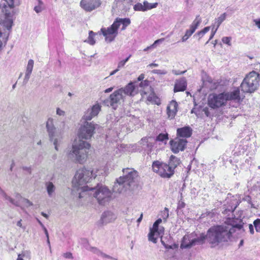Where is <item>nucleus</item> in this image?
Segmentation results:
<instances>
[{
    "label": "nucleus",
    "mask_w": 260,
    "mask_h": 260,
    "mask_svg": "<svg viewBox=\"0 0 260 260\" xmlns=\"http://www.w3.org/2000/svg\"><path fill=\"white\" fill-rule=\"evenodd\" d=\"M93 170L87 169L84 167L78 170L72 181L74 187L78 190L80 189L82 192L91 191L93 196L99 204L104 205L109 203L112 199V192L105 185L98 184L95 187H90L84 185L89 182L92 178L96 176Z\"/></svg>",
    "instance_id": "obj_1"
},
{
    "label": "nucleus",
    "mask_w": 260,
    "mask_h": 260,
    "mask_svg": "<svg viewBox=\"0 0 260 260\" xmlns=\"http://www.w3.org/2000/svg\"><path fill=\"white\" fill-rule=\"evenodd\" d=\"M81 124L78 131L79 140L73 143L72 149L68 153V158L76 163L83 164L87 157L90 144L82 139H90L94 133L98 125L93 122L80 121Z\"/></svg>",
    "instance_id": "obj_2"
},
{
    "label": "nucleus",
    "mask_w": 260,
    "mask_h": 260,
    "mask_svg": "<svg viewBox=\"0 0 260 260\" xmlns=\"http://www.w3.org/2000/svg\"><path fill=\"white\" fill-rule=\"evenodd\" d=\"M242 228L243 223L241 219L229 218L224 224L210 228L206 234V239L211 247H214L220 243L227 242L232 234Z\"/></svg>",
    "instance_id": "obj_3"
},
{
    "label": "nucleus",
    "mask_w": 260,
    "mask_h": 260,
    "mask_svg": "<svg viewBox=\"0 0 260 260\" xmlns=\"http://www.w3.org/2000/svg\"><path fill=\"white\" fill-rule=\"evenodd\" d=\"M123 176L116 179L113 187V191L121 193L124 189L126 190L136 185L138 173L133 169L126 168L123 169Z\"/></svg>",
    "instance_id": "obj_4"
},
{
    "label": "nucleus",
    "mask_w": 260,
    "mask_h": 260,
    "mask_svg": "<svg viewBox=\"0 0 260 260\" xmlns=\"http://www.w3.org/2000/svg\"><path fill=\"white\" fill-rule=\"evenodd\" d=\"M2 7V11L5 13V18L3 22L0 23V51L2 49L3 43L4 42L6 44L9 36V32L5 31L4 27H5L7 30L10 31L11 29L13 23V11L12 9H10L6 3H4L0 6Z\"/></svg>",
    "instance_id": "obj_5"
},
{
    "label": "nucleus",
    "mask_w": 260,
    "mask_h": 260,
    "mask_svg": "<svg viewBox=\"0 0 260 260\" xmlns=\"http://www.w3.org/2000/svg\"><path fill=\"white\" fill-rule=\"evenodd\" d=\"M131 24V20L128 18H117L113 24L107 28H102L101 31L105 38L107 42L113 41L118 34V28L121 25V30H124Z\"/></svg>",
    "instance_id": "obj_6"
},
{
    "label": "nucleus",
    "mask_w": 260,
    "mask_h": 260,
    "mask_svg": "<svg viewBox=\"0 0 260 260\" xmlns=\"http://www.w3.org/2000/svg\"><path fill=\"white\" fill-rule=\"evenodd\" d=\"M260 73L252 71L248 74L241 84V90L243 92L252 93L256 90L259 85Z\"/></svg>",
    "instance_id": "obj_7"
},
{
    "label": "nucleus",
    "mask_w": 260,
    "mask_h": 260,
    "mask_svg": "<svg viewBox=\"0 0 260 260\" xmlns=\"http://www.w3.org/2000/svg\"><path fill=\"white\" fill-rule=\"evenodd\" d=\"M162 219L158 218L153 224V226L150 228V232L148 234V240L154 243L157 242V240L159 237L161 238V243L167 249H171V245L166 244L162 240V237L164 233L165 229L162 226H159V224L161 223Z\"/></svg>",
    "instance_id": "obj_8"
},
{
    "label": "nucleus",
    "mask_w": 260,
    "mask_h": 260,
    "mask_svg": "<svg viewBox=\"0 0 260 260\" xmlns=\"http://www.w3.org/2000/svg\"><path fill=\"white\" fill-rule=\"evenodd\" d=\"M152 168L153 171L163 178H170L174 174V171L167 164L155 161L153 162Z\"/></svg>",
    "instance_id": "obj_9"
},
{
    "label": "nucleus",
    "mask_w": 260,
    "mask_h": 260,
    "mask_svg": "<svg viewBox=\"0 0 260 260\" xmlns=\"http://www.w3.org/2000/svg\"><path fill=\"white\" fill-rule=\"evenodd\" d=\"M226 102H230V106L233 107H237L240 105L243 98L240 95V91L239 87L235 88L233 90L229 92H223Z\"/></svg>",
    "instance_id": "obj_10"
},
{
    "label": "nucleus",
    "mask_w": 260,
    "mask_h": 260,
    "mask_svg": "<svg viewBox=\"0 0 260 260\" xmlns=\"http://www.w3.org/2000/svg\"><path fill=\"white\" fill-rule=\"evenodd\" d=\"M46 127L50 140L53 142L55 150L58 151V146L61 143V137L56 136L55 134V128L53 125V118H49L48 119L46 122Z\"/></svg>",
    "instance_id": "obj_11"
},
{
    "label": "nucleus",
    "mask_w": 260,
    "mask_h": 260,
    "mask_svg": "<svg viewBox=\"0 0 260 260\" xmlns=\"http://www.w3.org/2000/svg\"><path fill=\"white\" fill-rule=\"evenodd\" d=\"M122 90L119 88L114 91L109 96V99L104 101L105 104L109 105L114 109H116L118 105L122 104L125 100Z\"/></svg>",
    "instance_id": "obj_12"
},
{
    "label": "nucleus",
    "mask_w": 260,
    "mask_h": 260,
    "mask_svg": "<svg viewBox=\"0 0 260 260\" xmlns=\"http://www.w3.org/2000/svg\"><path fill=\"white\" fill-rule=\"evenodd\" d=\"M208 105L213 109H216L224 106L226 103L223 93L211 94L208 97Z\"/></svg>",
    "instance_id": "obj_13"
},
{
    "label": "nucleus",
    "mask_w": 260,
    "mask_h": 260,
    "mask_svg": "<svg viewBox=\"0 0 260 260\" xmlns=\"http://www.w3.org/2000/svg\"><path fill=\"white\" fill-rule=\"evenodd\" d=\"M143 83L141 82L138 83L137 82H131L125 87L120 88L123 94L126 98V96H134L138 93L139 86L142 87Z\"/></svg>",
    "instance_id": "obj_14"
},
{
    "label": "nucleus",
    "mask_w": 260,
    "mask_h": 260,
    "mask_svg": "<svg viewBox=\"0 0 260 260\" xmlns=\"http://www.w3.org/2000/svg\"><path fill=\"white\" fill-rule=\"evenodd\" d=\"M101 107L102 106L99 103H95L90 106L85 111L81 120L87 121L91 120L98 115L101 110Z\"/></svg>",
    "instance_id": "obj_15"
},
{
    "label": "nucleus",
    "mask_w": 260,
    "mask_h": 260,
    "mask_svg": "<svg viewBox=\"0 0 260 260\" xmlns=\"http://www.w3.org/2000/svg\"><path fill=\"white\" fill-rule=\"evenodd\" d=\"M170 145L172 151L174 153H177L179 151H182L185 148L187 141L186 139L177 137L170 141Z\"/></svg>",
    "instance_id": "obj_16"
},
{
    "label": "nucleus",
    "mask_w": 260,
    "mask_h": 260,
    "mask_svg": "<svg viewBox=\"0 0 260 260\" xmlns=\"http://www.w3.org/2000/svg\"><path fill=\"white\" fill-rule=\"evenodd\" d=\"M103 0H81V7L87 12H91L99 8Z\"/></svg>",
    "instance_id": "obj_17"
},
{
    "label": "nucleus",
    "mask_w": 260,
    "mask_h": 260,
    "mask_svg": "<svg viewBox=\"0 0 260 260\" xmlns=\"http://www.w3.org/2000/svg\"><path fill=\"white\" fill-rule=\"evenodd\" d=\"M201 21L202 19L200 16L199 15L197 16L190 25L189 29L186 30L185 35L182 37V42H185L193 34L200 24Z\"/></svg>",
    "instance_id": "obj_18"
},
{
    "label": "nucleus",
    "mask_w": 260,
    "mask_h": 260,
    "mask_svg": "<svg viewBox=\"0 0 260 260\" xmlns=\"http://www.w3.org/2000/svg\"><path fill=\"white\" fill-rule=\"evenodd\" d=\"M155 142L154 138L151 137H144L141 139L139 143L143 149L148 152H151Z\"/></svg>",
    "instance_id": "obj_19"
},
{
    "label": "nucleus",
    "mask_w": 260,
    "mask_h": 260,
    "mask_svg": "<svg viewBox=\"0 0 260 260\" xmlns=\"http://www.w3.org/2000/svg\"><path fill=\"white\" fill-rule=\"evenodd\" d=\"M168 118L173 119L176 115L178 111V104L175 101L170 102L167 108Z\"/></svg>",
    "instance_id": "obj_20"
},
{
    "label": "nucleus",
    "mask_w": 260,
    "mask_h": 260,
    "mask_svg": "<svg viewBox=\"0 0 260 260\" xmlns=\"http://www.w3.org/2000/svg\"><path fill=\"white\" fill-rule=\"evenodd\" d=\"M192 129L189 126H186L177 129V137L180 138L186 139L190 137L192 134Z\"/></svg>",
    "instance_id": "obj_21"
},
{
    "label": "nucleus",
    "mask_w": 260,
    "mask_h": 260,
    "mask_svg": "<svg viewBox=\"0 0 260 260\" xmlns=\"http://www.w3.org/2000/svg\"><path fill=\"white\" fill-rule=\"evenodd\" d=\"M116 218V216L112 212L107 211L104 212L101 217V221L103 224L113 221Z\"/></svg>",
    "instance_id": "obj_22"
},
{
    "label": "nucleus",
    "mask_w": 260,
    "mask_h": 260,
    "mask_svg": "<svg viewBox=\"0 0 260 260\" xmlns=\"http://www.w3.org/2000/svg\"><path fill=\"white\" fill-rule=\"evenodd\" d=\"M193 236L192 234L185 235L182 240L180 247L183 248H189L194 245L192 241H193Z\"/></svg>",
    "instance_id": "obj_23"
},
{
    "label": "nucleus",
    "mask_w": 260,
    "mask_h": 260,
    "mask_svg": "<svg viewBox=\"0 0 260 260\" xmlns=\"http://www.w3.org/2000/svg\"><path fill=\"white\" fill-rule=\"evenodd\" d=\"M0 193L3 196V197L5 199V200H7L9 201L12 204L16 206H19V201H20V199H21V196L19 193H16L15 194V198H16L17 200H15L13 199H12L10 196H8L6 193L0 188Z\"/></svg>",
    "instance_id": "obj_24"
},
{
    "label": "nucleus",
    "mask_w": 260,
    "mask_h": 260,
    "mask_svg": "<svg viewBox=\"0 0 260 260\" xmlns=\"http://www.w3.org/2000/svg\"><path fill=\"white\" fill-rule=\"evenodd\" d=\"M186 86L187 82L186 79L182 78L176 81L174 86V91L175 92L183 91L186 89Z\"/></svg>",
    "instance_id": "obj_25"
},
{
    "label": "nucleus",
    "mask_w": 260,
    "mask_h": 260,
    "mask_svg": "<svg viewBox=\"0 0 260 260\" xmlns=\"http://www.w3.org/2000/svg\"><path fill=\"white\" fill-rule=\"evenodd\" d=\"M34 61L32 59H29L28 61L25 71L23 82L26 83L30 76L34 67Z\"/></svg>",
    "instance_id": "obj_26"
},
{
    "label": "nucleus",
    "mask_w": 260,
    "mask_h": 260,
    "mask_svg": "<svg viewBox=\"0 0 260 260\" xmlns=\"http://www.w3.org/2000/svg\"><path fill=\"white\" fill-rule=\"evenodd\" d=\"M180 164V160L176 156L171 155L170 158L169 164L168 165L171 167V169L174 171L175 168Z\"/></svg>",
    "instance_id": "obj_27"
},
{
    "label": "nucleus",
    "mask_w": 260,
    "mask_h": 260,
    "mask_svg": "<svg viewBox=\"0 0 260 260\" xmlns=\"http://www.w3.org/2000/svg\"><path fill=\"white\" fill-rule=\"evenodd\" d=\"M46 189L49 197H52L55 190V186L52 182H48L46 183Z\"/></svg>",
    "instance_id": "obj_28"
},
{
    "label": "nucleus",
    "mask_w": 260,
    "mask_h": 260,
    "mask_svg": "<svg viewBox=\"0 0 260 260\" xmlns=\"http://www.w3.org/2000/svg\"><path fill=\"white\" fill-rule=\"evenodd\" d=\"M147 100L154 104L159 105L161 104L160 100L153 93H150L147 97Z\"/></svg>",
    "instance_id": "obj_29"
},
{
    "label": "nucleus",
    "mask_w": 260,
    "mask_h": 260,
    "mask_svg": "<svg viewBox=\"0 0 260 260\" xmlns=\"http://www.w3.org/2000/svg\"><path fill=\"white\" fill-rule=\"evenodd\" d=\"M90 250L93 252L94 253L98 255L101 256L103 258H107L109 259H113L112 257L111 256L107 255L103 252L101 251L99 249L95 247H91Z\"/></svg>",
    "instance_id": "obj_30"
},
{
    "label": "nucleus",
    "mask_w": 260,
    "mask_h": 260,
    "mask_svg": "<svg viewBox=\"0 0 260 260\" xmlns=\"http://www.w3.org/2000/svg\"><path fill=\"white\" fill-rule=\"evenodd\" d=\"M31 255L27 251H23L18 254L16 260H30Z\"/></svg>",
    "instance_id": "obj_31"
},
{
    "label": "nucleus",
    "mask_w": 260,
    "mask_h": 260,
    "mask_svg": "<svg viewBox=\"0 0 260 260\" xmlns=\"http://www.w3.org/2000/svg\"><path fill=\"white\" fill-rule=\"evenodd\" d=\"M168 135L167 133H161L159 134L155 139H154L155 141H158L161 142L166 143V141L168 140Z\"/></svg>",
    "instance_id": "obj_32"
},
{
    "label": "nucleus",
    "mask_w": 260,
    "mask_h": 260,
    "mask_svg": "<svg viewBox=\"0 0 260 260\" xmlns=\"http://www.w3.org/2000/svg\"><path fill=\"white\" fill-rule=\"evenodd\" d=\"M206 239V235H205L203 234L200 235V236L197 238H194L192 242L193 244H194V245L196 244H203L204 242V240Z\"/></svg>",
    "instance_id": "obj_33"
},
{
    "label": "nucleus",
    "mask_w": 260,
    "mask_h": 260,
    "mask_svg": "<svg viewBox=\"0 0 260 260\" xmlns=\"http://www.w3.org/2000/svg\"><path fill=\"white\" fill-rule=\"evenodd\" d=\"M95 35V33H94L92 31H89L88 37L86 41H85V42H87L91 45H93L95 43V41L94 39Z\"/></svg>",
    "instance_id": "obj_34"
},
{
    "label": "nucleus",
    "mask_w": 260,
    "mask_h": 260,
    "mask_svg": "<svg viewBox=\"0 0 260 260\" xmlns=\"http://www.w3.org/2000/svg\"><path fill=\"white\" fill-rule=\"evenodd\" d=\"M143 3H144V8L146 9V11L147 10H151L152 9L156 8L158 5L157 3H149L147 1H144L143 2Z\"/></svg>",
    "instance_id": "obj_35"
},
{
    "label": "nucleus",
    "mask_w": 260,
    "mask_h": 260,
    "mask_svg": "<svg viewBox=\"0 0 260 260\" xmlns=\"http://www.w3.org/2000/svg\"><path fill=\"white\" fill-rule=\"evenodd\" d=\"M226 17V13H224L222 14L219 17H218L217 19H216V23H217L216 28H217V29L218 28L220 24L222 23V22L225 20Z\"/></svg>",
    "instance_id": "obj_36"
},
{
    "label": "nucleus",
    "mask_w": 260,
    "mask_h": 260,
    "mask_svg": "<svg viewBox=\"0 0 260 260\" xmlns=\"http://www.w3.org/2000/svg\"><path fill=\"white\" fill-rule=\"evenodd\" d=\"M134 9L136 11H146V9L144 8V3L142 4V3H138L134 5Z\"/></svg>",
    "instance_id": "obj_37"
},
{
    "label": "nucleus",
    "mask_w": 260,
    "mask_h": 260,
    "mask_svg": "<svg viewBox=\"0 0 260 260\" xmlns=\"http://www.w3.org/2000/svg\"><path fill=\"white\" fill-rule=\"evenodd\" d=\"M43 5V3L41 0H38V5L36 6L34 8V10L35 12L37 13H40L42 12L43 9H42V6Z\"/></svg>",
    "instance_id": "obj_38"
},
{
    "label": "nucleus",
    "mask_w": 260,
    "mask_h": 260,
    "mask_svg": "<svg viewBox=\"0 0 260 260\" xmlns=\"http://www.w3.org/2000/svg\"><path fill=\"white\" fill-rule=\"evenodd\" d=\"M253 225L257 232H260V219H256L253 221Z\"/></svg>",
    "instance_id": "obj_39"
},
{
    "label": "nucleus",
    "mask_w": 260,
    "mask_h": 260,
    "mask_svg": "<svg viewBox=\"0 0 260 260\" xmlns=\"http://www.w3.org/2000/svg\"><path fill=\"white\" fill-rule=\"evenodd\" d=\"M232 38L231 37H224L222 39V41L223 43L228 45L229 46L231 45V41Z\"/></svg>",
    "instance_id": "obj_40"
},
{
    "label": "nucleus",
    "mask_w": 260,
    "mask_h": 260,
    "mask_svg": "<svg viewBox=\"0 0 260 260\" xmlns=\"http://www.w3.org/2000/svg\"><path fill=\"white\" fill-rule=\"evenodd\" d=\"M152 72L154 74L159 75H165L167 73L166 71L161 70H154L152 71Z\"/></svg>",
    "instance_id": "obj_41"
},
{
    "label": "nucleus",
    "mask_w": 260,
    "mask_h": 260,
    "mask_svg": "<svg viewBox=\"0 0 260 260\" xmlns=\"http://www.w3.org/2000/svg\"><path fill=\"white\" fill-rule=\"evenodd\" d=\"M164 40H165L164 38H161V39L156 40L155 41H154L153 44L151 45V47H153V48H154L156 46L157 44L162 43Z\"/></svg>",
    "instance_id": "obj_42"
},
{
    "label": "nucleus",
    "mask_w": 260,
    "mask_h": 260,
    "mask_svg": "<svg viewBox=\"0 0 260 260\" xmlns=\"http://www.w3.org/2000/svg\"><path fill=\"white\" fill-rule=\"evenodd\" d=\"M43 229V230H44V233H45V234L46 235V236L47 237V243L49 245V246H50V241H49V234H48V231H47V229L45 228V226H44V227H42V228Z\"/></svg>",
    "instance_id": "obj_43"
},
{
    "label": "nucleus",
    "mask_w": 260,
    "mask_h": 260,
    "mask_svg": "<svg viewBox=\"0 0 260 260\" xmlns=\"http://www.w3.org/2000/svg\"><path fill=\"white\" fill-rule=\"evenodd\" d=\"M126 62L123 60H122L121 61H120L118 63V65H117V69L120 70V69H121V68H122L125 64Z\"/></svg>",
    "instance_id": "obj_44"
},
{
    "label": "nucleus",
    "mask_w": 260,
    "mask_h": 260,
    "mask_svg": "<svg viewBox=\"0 0 260 260\" xmlns=\"http://www.w3.org/2000/svg\"><path fill=\"white\" fill-rule=\"evenodd\" d=\"M56 114L59 116H64L65 115V112L59 108H57L56 109Z\"/></svg>",
    "instance_id": "obj_45"
},
{
    "label": "nucleus",
    "mask_w": 260,
    "mask_h": 260,
    "mask_svg": "<svg viewBox=\"0 0 260 260\" xmlns=\"http://www.w3.org/2000/svg\"><path fill=\"white\" fill-rule=\"evenodd\" d=\"M124 1L125 0H115L114 5L116 8H118Z\"/></svg>",
    "instance_id": "obj_46"
},
{
    "label": "nucleus",
    "mask_w": 260,
    "mask_h": 260,
    "mask_svg": "<svg viewBox=\"0 0 260 260\" xmlns=\"http://www.w3.org/2000/svg\"><path fill=\"white\" fill-rule=\"evenodd\" d=\"M169 216L168 209L166 208L165 210L164 211V215L162 217L164 219H166Z\"/></svg>",
    "instance_id": "obj_47"
},
{
    "label": "nucleus",
    "mask_w": 260,
    "mask_h": 260,
    "mask_svg": "<svg viewBox=\"0 0 260 260\" xmlns=\"http://www.w3.org/2000/svg\"><path fill=\"white\" fill-rule=\"evenodd\" d=\"M190 193L194 198H196L198 195V193L196 192V189L195 188H193L191 189Z\"/></svg>",
    "instance_id": "obj_48"
},
{
    "label": "nucleus",
    "mask_w": 260,
    "mask_h": 260,
    "mask_svg": "<svg viewBox=\"0 0 260 260\" xmlns=\"http://www.w3.org/2000/svg\"><path fill=\"white\" fill-rule=\"evenodd\" d=\"M186 71L181 72L177 70H172V73L176 75L183 74Z\"/></svg>",
    "instance_id": "obj_49"
},
{
    "label": "nucleus",
    "mask_w": 260,
    "mask_h": 260,
    "mask_svg": "<svg viewBox=\"0 0 260 260\" xmlns=\"http://www.w3.org/2000/svg\"><path fill=\"white\" fill-rule=\"evenodd\" d=\"M217 30V28H216L215 30H212L211 34L210 37V38H209V40L206 42V44L208 43L209 41L210 40H211L213 38V37H214V35L215 34Z\"/></svg>",
    "instance_id": "obj_50"
},
{
    "label": "nucleus",
    "mask_w": 260,
    "mask_h": 260,
    "mask_svg": "<svg viewBox=\"0 0 260 260\" xmlns=\"http://www.w3.org/2000/svg\"><path fill=\"white\" fill-rule=\"evenodd\" d=\"M203 112L204 113V114L207 116H210V113L208 110V108L206 107L203 109Z\"/></svg>",
    "instance_id": "obj_51"
},
{
    "label": "nucleus",
    "mask_w": 260,
    "mask_h": 260,
    "mask_svg": "<svg viewBox=\"0 0 260 260\" xmlns=\"http://www.w3.org/2000/svg\"><path fill=\"white\" fill-rule=\"evenodd\" d=\"M254 22H255V24L256 25V26L258 28H260V19H254Z\"/></svg>",
    "instance_id": "obj_52"
},
{
    "label": "nucleus",
    "mask_w": 260,
    "mask_h": 260,
    "mask_svg": "<svg viewBox=\"0 0 260 260\" xmlns=\"http://www.w3.org/2000/svg\"><path fill=\"white\" fill-rule=\"evenodd\" d=\"M64 257L68 258H72V254L70 252H67L64 254Z\"/></svg>",
    "instance_id": "obj_53"
},
{
    "label": "nucleus",
    "mask_w": 260,
    "mask_h": 260,
    "mask_svg": "<svg viewBox=\"0 0 260 260\" xmlns=\"http://www.w3.org/2000/svg\"><path fill=\"white\" fill-rule=\"evenodd\" d=\"M248 226L250 234H253L254 233V229L253 225L251 224H249L248 225Z\"/></svg>",
    "instance_id": "obj_54"
},
{
    "label": "nucleus",
    "mask_w": 260,
    "mask_h": 260,
    "mask_svg": "<svg viewBox=\"0 0 260 260\" xmlns=\"http://www.w3.org/2000/svg\"><path fill=\"white\" fill-rule=\"evenodd\" d=\"M196 35L199 36V38H201L205 35V34L202 30H201L198 31Z\"/></svg>",
    "instance_id": "obj_55"
},
{
    "label": "nucleus",
    "mask_w": 260,
    "mask_h": 260,
    "mask_svg": "<svg viewBox=\"0 0 260 260\" xmlns=\"http://www.w3.org/2000/svg\"><path fill=\"white\" fill-rule=\"evenodd\" d=\"M21 221H22V220H21V219L19 220V221H17V224H17V225L18 226H19V227H20V228H23V229H25V227H23V226H22V223H21Z\"/></svg>",
    "instance_id": "obj_56"
},
{
    "label": "nucleus",
    "mask_w": 260,
    "mask_h": 260,
    "mask_svg": "<svg viewBox=\"0 0 260 260\" xmlns=\"http://www.w3.org/2000/svg\"><path fill=\"white\" fill-rule=\"evenodd\" d=\"M210 29V26H207V27H205L203 29H202V30L204 32V34H205L206 33H207L208 31H209Z\"/></svg>",
    "instance_id": "obj_57"
},
{
    "label": "nucleus",
    "mask_w": 260,
    "mask_h": 260,
    "mask_svg": "<svg viewBox=\"0 0 260 260\" xmlns=\"http://www.w3.org/2000/svg\"><path fill=\"white\" fill-rule=\"evenodd\" d=\"M113 89V87H111L110 88H108L104 90L105 93H109L111 92Z\"/></svg>",
    "instance_id": "obj_58"
},
{
    "label": "nucleus",
    "mask_w": 260,
    "mask_h": 260,
    "mask_svg": "<svg viewBox=\"0 0 260 260\" xmlns=\"http://www.w3.org/2000/svg\"><path fill=\"white\" fill-rule=\"evenodd\" d=\"M144 78V74H141L138 78V80L139 81H141L143 80Z\"/></svg>",
    "instance_id": "obj_59"
},
{
    "label": "nucleus",
    "mask_w": 260,
    "mask_h": 260,
    "mask_svg": "<svg viewBox=\"0 0 260 260\" xmlns=\"http://www.w3.org/2000/svg\"><path fill=\"white\" fill-rule=\"evenodd\" d=\"M158 66V64H157V63H150L149 64L148 67H150V68H152L153 67H157Z\"/></svg>",
    "instance_id": "obj_60"
},
{
    "label": "nucleus",
    "mask_w": 260,
    "mask_h": 260,
    "mask_svg": "<svg viewBox=\"0 0 260 260\" xmlns=\"http://www.w3.org/2000/svg\"><path fill=\"white\" fill-rule=\"evenodd\" d=\"M119 71V70L117 68L116 69H115V70L113 71L112 72H111L110 73V76H112V75H114L115 73H116Z\"/></svg>",
    "instance_id": "obj_61"
},
{
    "label": "nucleus",
    "mask_w": 260,
    "mask_h": 260,
    "mask_svg": "<svg viewBox=\"0 0 260 260\" xmlns=\"http://www.w3.org/2000/svg\"><path fill=\"white\" fill-rule=\"evenodd\" d=\"M24 200L25 201V203L27 204V205L28 206L32 205V203L31 202H30L28 200H27V199H24Z\"/></svg>",
    "instance_id": "obj_62"
},
{
    "label": "nucleus",
    "mask_w": 260,
    "mask_h": 260,
    "mask_svg": "<svg viewBox=\"0 0 260 260\" xmlns=\"http://www.w3.org/2000/svg\"><path fill=\"white\" fill-rule=\"evenodd\" d=\"M142 218H143V214H141L140 216L137 219V222L140 223L141 221Z\"/></svg>",
    "instance_id": "obj_63"
},
{
    "label": "nucleus",
    "mask_w": 260,
    "mask_h": 260,
    "mask_svg": "<svg viewBox=\"0 0 260 260\" xmlns=\"http://www.w3.org/2000/svg\"><path fill=\"white\" fill-rule=\"evenodd\" d=\"M153 48V47H151V45L149 46H148L147 47H146V48H145L144 49V51H148V50L150 49H152Z\"/></svg>",
    "instance_id": "obj_64"
}]
</instances>
